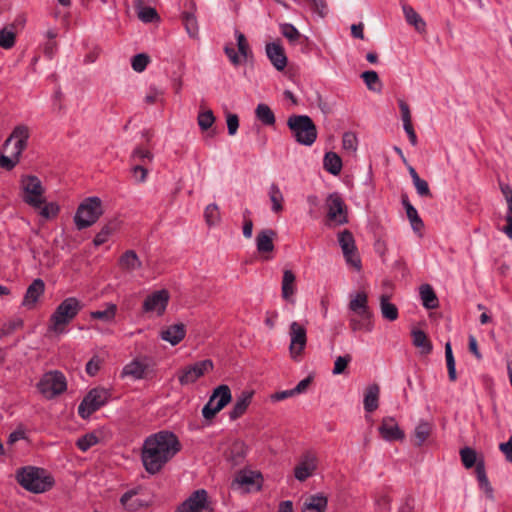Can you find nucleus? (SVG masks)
<instances>
[{"instance_id": "obj_1", "label": "nucleus", "mask_w": 512, "mask_h": 512, "mask_svg": "<svg viewBox=\"0 0 512 512\" xmlns=\"http://www.w3.org/2000/svg\"><path fill=\"white\" fill-rule=\"evenodd\" d=\"M180 450L181 443L173 432L159 431L144 440L141 461L145 470L154 475L160 472Z\"/></svg>"}, {"instance_id": "obj_2", "label": "nucleus", "mask_w": 512, "mask_h": 512, "mask_svg": "<svg viewBox=\"0 0 512 512\" xmlns=\"http://www.w3.org/2000/svg\"><path fill=\"white\" fill-rule=\"evenodd\" d=\"M84 304L76 297L65 298L55 309L49 319V330L62 334L65 327L79 314Z\"/></svg>"}, {"instance_id": "obj_3", "label": "nucleus", "mask_w": 512, "mask_h": 512, "mask_svg": "<svg viewBox=\"0 0 512 512\" xmlns=\"http://www.w3.org/2000/svg\"><path fill=\"white\" fill-rule=\"evenodd\" d=\"M18 483L33 493H43L53 485L52 477L42 468L24 467L16 474Z\"/></svg>"}, {"instance_id": "obj_4", "label": "nucleus", "mask_w": 512, "mask_h": 512, "mask_svg": "<svg viewBox=\"0 0 512 512\" xmlns=\"http://www.w3.org/2000/svg\"><path fill=\"white\" fill-rule=\"evenodd\" d=\"M287 126L295 140L305 146H311L317 138V129L312 119L307 115H292L288 118Z\"/></svg>"}, {"instance_id": "obj_5", "label": "nucleus", "mask_w": 512, "mask_h": 512, "mask_svg": "<svg viewBox=\"0 0 512 512\" xmlns=\"http://www.w3.org/2000/svg\"><path fill=\"white\" fill-rule=\"evenodd\" d=\"M103 214L102 201L98 197L85 199L78 207L74 221L79 230L93 225Z\"/></svg>"}, {"instance_id": "obj_6", "label": "nucleus", "mask_w": 512, "mask_h": 512, "mask_svg": "<svg viewBox=\"0 0 512 512\" xmlns=\"http://www.w3.org/2000/svg\"><path fill=\"white\" fill-rule=\"evenodd\" d=\"M111 397L108 389L96 387L91 389L78 406V414L81 418L87 419L94 412L106 405Z\"/></svg>"}, {"instance_id": "obj_7", "label": "nucleus", "mask_w": 512, "mask_h": 512, "mask_svg": "<svg viewBox=\"0 0 512 512\" xmlns=\"http://www.w3.org/2000/svg\"><path fill=\"white\" fill-rule=\"evenodd\" d=\"M232 399L229 386L222 384L213 390L208 402L202 408V415L206 420H211L220 412Z\"/></svg>"}, {"instance_id": "obj_8", "label": "nucleus", "mask_w": 512, "mask_h": 512, "mask_svg": "<svg viewBox=\"0 0 512 512\" xmlns=\"http://www.w3.org/2000/svg\"><path fill=\"white\" fill-rule=\"evenodd\" d=\"M37 388L43 396L51 399L66 390V378L60 371H49L42 376Z\"/></svg>"}, {"instance_id": "obj_9", "label": "nucleus", "mask_w": 512, "mask_h": 512, "mask_svg": "<svg viewBox=\"0 0 512 512\" xmlns=\"http://www.w3.org/2000/svg\"><path fill=\"white\" fill-rule=\"evenodd\" d=\"M327 225L339 226L348 222L346 205L338 193H331L325 201Z\"/></svg>"}, {"instance_id": "obj_10", "label": "nucleus", "mask_w": 512, "mask_h": 512, "mask_svg": "<svg viewBox=\"0 0 512 512\" xmlns=\"http://www.w3.org/2000/svg\"><path fill=\"white\" fill-rule=\"evenodd\" d=\"M21 184L24 202L35 208H40L44 204V189L39 178L33 175L25 176L22 178Z\"/></svg>"}, {"instance_id": "obj_11", "label": "nucleus", "mask_w": 512, "mask_h": 512, "mask_svg": "<svg viewBox=\"0 0 512 512\" xmlns=\"http://www.w3.org/2000/svg\"><path fill=\"white\" fill-rule=\"evenodd\" d=\"M170 294L166 289H161L147 295L143 301L142 310L144 313L162 316L167 308Z\"/></svg>"}, {"instance_id": "obj_12", "label": "nucleus", "mask_w": 512, "mask_h": 512, "mask_svg": "<svg viewBox=\"0 0 512 512\" xmlns=\"http://www.w3.org/2000/svg\"><path fill=\"white\" fill-rule=\"evenodd\" d=\"M338 242L347 264L359 270L361 261L357 254V248L352 233L348 230L340 232L338 234Z\"/></svg>"}, {"instance_id": "obj_13", "label": "nucleus", "mask_w": 512, "mask_h": 512, "mask_svg": "<svg viewBox=\"0 0 512 512\" xmlns=\"http://www.w3.org/2000/svg\"><path fill=\"white\" fill-rule=\"evenodd\" d=\"M177 512H212L207 491L196 490L177 509Z\"/></svg>"}, {"instance_id": "obj_14", "label": "nucleus", "mask_w": 512, "mask_h": 512, "mask_svg": "<svg viewBox=\"0 0 512 512\" xmlns=\"http://www.w3.org/2000/svg\"><path fill=\"white\" fill-rule=\"evenodd\" d=\"M289 336H290V346L289 351L290 355L293 359H298L307 343V333L306 328L296 322L293 321L290 324V330H289Z\"/></svg>"}, {"instance_id": "obj_15", "label": "nucleus", "mask_w": 512, "mask_h": 512, "mask_svg": "<svg viewBox=\"0 0 512 512\" xmlns=\"http://www.w3.org/2000/svg\"><path fill=\"white\" fill-rule=\"evenodd\" d=\"M30 136L29 128L25 125H17L11 135L5 140L3 148H7L14 141L11 154L20 160L22 152L26 149Z\"/></svg>"}, {"instance_id": "obj_16", "label": "nucleus", "mask_w": 512, "mask_h": 512, "mask_svg": "<svg viewBox=\"0 0 512 512\" xmlns=\"http://www.w3.org/2000/svg\"><path fill=\"white\" fill-rule=\"evenodd\" d=\"M213 369V362L209 359L198 361L191 366L185 367L178 376L181 385L192 384L205 373Z\"/></svg>"}, {"instance_id": "obj_17", "label": "nucleus", "mask_w": 512, "mask_h": 512, "mask_svg": "<svg viewBox=\"0 0 512 512\" xmlns=\"http://www.w3.org/2000/svg\"><path fill=\"white\" fill-rule=\"evenodd\" d=\"M318 459L317 456L307 451L299 459L298 464L294 468V476L298 481H305L313 475L317 469Z\"/></svg>"}, {"instance_id": "obj_18", "label": "nucleus", "mask_w": 512, "mask_h": 512, "mask_svg": "<svg viewBox=\"0 0 512 512\" xmlns=\"http://www.w3.org/2000/svg\"><path fill=\"white\" fill-rule=\"evenodd\" d=\"M120 503L128 512H138L149 505V500L143 497L141 488H136L125 492Z\"/></svg>"}, {"instance_id": "obj_19", "label": "nucleus", "mask_w": 512, "mask_h": 512, "mask_svg": "<svg viewBox=\"0 0 512 512\" xmlns=\"http://www.w3.org/2000/svg\"><path fill=\"white\" fill-rule=\"evenodd\" d=\"M259 477L260 475L253 471H240L232 481L231 487L234 490H241L243 492H249L254 488L258 490L260 485L256 480Z\"/></svg>"}, {"instance_id": "obj_20", "label": "nucleus", "mask_w": 512, "mask_h": 512, "mask_svg": "<svg viewBox=\"0 0 512 512\" xmlns=\"http://www.w3.org/2000/svg\"><path fill=\"white\" fill-rule=\"evenodd\" d=\"M378 430L382 438L388 442L403 440L405 437L396 420L390 416L382 419Z\"/></svg>"}, {"instance_id": "obj_21", "label": "nucleus", "mask_w": 512, "mask_h": 512, "mask_svg": "<svg viewBox=\"0 0 512 512\" xmlns=\"http://www.w3.org/2000/svg\"><path fill=\"white\" fill-rule=\"evenodd\" d=\"M266 54L272 65L282 71L287 66V57L283 47L278 43H268L266 45Z\"/></svg>"}, {"instance_id": "obj_22", "label": "nucleus", "mask_w": 512, "mask_h": 512, "mask_svg": "<svg viewBox=\"0 0 512 512\" xmlns=\"http://www.w3.org/2000/svg\"><path fill=\"white\" fill-rule=\"evenodd\" d=\"M44 290L45 284L41 279L33 280L26 290L22 305L28 309L33 308L40 296L44 293Z\"/></svg>"}, {"instance_id": "obj_23", "label": "nucleus", "mask_w": 512, "mask_h": 512, "mask_svg": "<svg viewBox=\"0 0 512 512\" xmlns=\"http://www.w3.org/2000/svg\"><path fill=\"white\" fill-rule=\"evenodd\" d=\"M147 369V359L136 358L123 367L122 376L131 377L135 380L142 379L145 376Z\"/></svg>"}, {"instance_id": "obj_24", "label": "nucleus", "mask_w": 512, "mask_h": 512, "mask_svg": "<svg viewBox=\"0 0 512 512\" xmlns=\"http://www.w3.org/2000/svg\"><path fill=\"white\" fill-rule=\"evenodd\" d=\"M500 190L507 202V211L505 214L506 225L501 228V231L512 240V187L506 183H499Z\"/></svg>"}, {"instance_id": "obj_25", "label": "nucleus", "mask_w": 512, "mask_h": 512, "mask_svg": "<svg viewBox=\"0 0 512 512\" xmlns=\"http://www.w3.org/2000/svg\"><path fill=\"white\" fill-rule=\"evenodd\" d=\"M296 276L290 269L283 271L282 283H281V295L284 300L290 303L295 302L294 295L296 293Z\"/></svg>"}, {"instance_id": "obj_26", "label": "nucleus", "mask_w": 512, "mask_h": 512, "mask_svg": "<svg viewBox=\"0 0 512 512\" xmlns=\"http://www.w3.org/2000/svg\"><path fill=\"white\" fill-rule=\"evenodd\" d=\"M253 397V391H242L239 396H237L236 401L229 411L230 420L234 421L240 418L247 410L249 405L251 404Z\"/></svg>"}, {"instance_id": "obj_27", "label": "nucleus", "mask_w": 512, "mask_h": 512, "mask_svg": "<svg viewBox=\"0 0 512 512\" xmlns=\"http://www.w3.org/2000/svg\"><path fill=\"white\" fill-rule=\"evenodd\" d=\"M185 335L186 328L183 323L170 325L163 329L160 333L161 339L169 342L173 346L180 343L184 339Z\"/></svg>"}, {"instance_id": "obj_28", "label": "nucleus", "mask_w": 512, "mask_h": 512, "mask_svg": "<svg viewBox=\"0 0 512 512\" xmlns=\"http://www.w3.org/2000/svg\"><path fill=\"white\" fill-rule=\"evenodd\" d=\"M372 316V313L354 314L349 318L351 330L371 332L374 328Z\"/></svg>"}, {"instance_id": "obj_29", "label": "nucleus", "mask_w": 512, "mask_h": 512, "mask_svg": "<svg viewBox=\"0 0 512 512\" xmlns=\"http://www.w3.org/2000/svg\"><path fill=\"white\" fill-rule=\"evenodd\" d=\"M380 388L377 384H371L365 389L364 410L368 413L374 412L379 406Z\"/></svg>"}, {"instance_id": "obj_30", "label": "nucleus", "mask_w": 512, "mask_h": 512, "mask_svg": "<svg viewBox=\"0 0 512 512\" xmlns=\"http://www.w3.org/2000/svg\"><path fill=\"white\" fill-rule=\"evenodd\" d=\"M327 502L323 494L310 495L303 503L302 512H326Z\"/></svg>"}, {"instance_id": "obj_31", "label": "nucleus", "mask_w": 512, "mask_h": 512, "mask_svg": "<svg viewBox=\"0 0 512 512\" xmlns=\"http://www.w3.org/2000/svg\"><path fill=\"white\" fill-rule=\"evenodd\" d=\"M276 233L272 229H264L260 231L256 237V247L258 252L266 253L274 250L273 239Z\"/></svg>"}, {"instance_id": "obj_32", "label": "nucleus", "mask_w": 512, "mask_h": 512, "mask_svg": "<svg viewBox=\"0 0 512 512\" xmlns=\"http://www.w3.org/2000/svg\"><path fill=\"white\" fill-rule=\"evenodd\" d=\"M268 196L271 202V211L280 214L284 209V196L276 183H271L269 186Z\"/></svg>"}, {"instance_id": "obj_33", "label": "nucleus", "mask_w": 512, "mask_h": 512, "mask_svg": "<svg viewBox=\"0 0 512 512\" xmlns=\"http://www.w3.org/2000/svg\"><path fill=\"white\" fill-rule=\"evenodd\" d=\"M120 267L128 272L135 271L142 267V262L134 250H127L119 259Z\"/></svg>"}, {"instance_id": "obj_34", "label": "nucleus", "mask_w": 512, "mask_h": 512, "mask_svg": "<svg viewBox=\"0 0 512 512\" xmlns=\"http://www.w3.org/2000/svg\"><path fill=\"white\" fill-rule=\"evenodd\" d=\"M348 307L353 314L372 313L368 307L367 295L364 292L351 296Z\"/></svg>"}, {"instance_id": "obj_35", "label": "nucleus", "mask_w": 512, "mask_h": 512, "mask_svg": "<svg viewBox=\"0 0 512 512\" xmlns=\"http://www.w3.org/2000/svg\"><path fill=\"white\" fill-rule=\"evenodd\" d=\"M103 310H96L90 312V317L92 319H98L105 323H113L118 311L117 305L111 302H107L104 304Z\"/></svg>"}, {"instance_id": "obj_36", "label": "nucleus", "mask_w": 512, "mask_h": 512, "mask_svg": "<svg viewBox=\"0 0 512 512\" xmlns=\"http://www.w3.org/2000/svg\"><path fill=\"white\" fill-rule=\"evenodd\" d=\"M403 14L408 24L414 26L418 32H424L426 23L423 18L409 5L402 6Z\"/></svg>"}, {"instance_id": "obj_37", "label": "nucleus", "mask_w": 512, "mask_h": 512, "mask_svg": "<svg viewBox=\"0 0 512 512\" xmlns=\"http://www.w3.org/2000/svg\"><path fill=\"white\" fill-rule=\"evenodd\" d=\"M422 305L426 309H435L438 307V298L429 284H423L419 288Z\"/></svg>"}, {"instance_id": "obj_38", "label": "nucleus", "mask_w": 512, "mask_h": 512, "mask_svg": "<svg viewBox=\"0 0 512 512\" xmlns=\"http://www.w3.org/2000/svg\"><path fill=\"white\" fill-rule=\"evenodd\" d=\"M413 345L421 349V354L427 355L432 352L433 346L426 333L422 330L412 331Z\"/></svg>"}, {"instance_id": "obj_39", "label": "nucleus", "mask_w": 512, "mask_h": 512, "mask_svg": "<svg viewBox=\"0 0 512 512\" xmlns=\"http://www.w3.org/2000/svg\"><path fill=\"white\" fill-rule=\"evenodd\" d=\"M475 472H476V477H477V480L479 483V487L482 490H484L486 494H488L490 497H492L493 489L491 487V484H490L489 479L486 474L485 462H484L483 457H481V459L477 463Z\"/></svg>"}, {"instance_id": "obj_40", "label": "nucleus", "mask_w": 512, "mask_h": 512, "mask_svg": "<svg viewBox=\"0 0 512 512\" xmlns=\"http://www.w3.org/2000/svg\"><path fill=\"white\" fill-rule=\"evenodd\" d=\"M324 169L332 175H338L342 169V160L335 152H327L323 159Z\"/></svg>"}, {"instance_id": "obj_41", "label": "nucleus", "mask_w": 512, "mask_h": 512, "mask_svg": "<svg viewBox=\"0 0 512 512\" xmlns=\"http://www.w3.org/2000/svg\"><path fill=\"white\" fill-rule=\"evenodd\" d=\"M255 116L263 125L266 126H273L276 121L273 111L265 103H260L257 105L255 109Z\"/></svg>"}, {"instance_id": "obj_42", "label": "nucleus", "mask_w": 512, "mask_h": 512, "mask_svg": "<svg viewBox=\"0 0 512 512\" xmlns=\"http://www.w3.org/2000/svg\"><path fill=\"white\" fill-rule=\"evenodd\" d=\"M380 310L383 318L387 319L388 321H395L398 318V309L393 303L389 302L388 295H381Z\"/></svg>"}, {"instance_id": "obj_43", "label": "nucleus", "mask_w": 512, "mask_h": 512, "mask_svg": "<svg viewBox=\"0 0 512 512\" xmlns=\"http://www.w3.org/2000/svg\"><path fill=\"white\" fill-rule=\"evenodd\" d=\"M402 204L406 210L407 217L411 223L413 230L418 231L423 227V221L418 215L417 210L414 206L408 201L407 197L402 198Z\"/></svg>"}, {"instance_id": "obj_44", "label": "nucleus", "mask_w": 512, "mask_h": 512, "mask_svg": "<svg viewBox=\"0 0 512 512\" xmlns=\"http://www.w3.org/2000/svg\"><path fill=\"white\" fill-rule=\"evenodd\" d=\"M463 466L466 469L476 467L481 458H478L476 451L471 447H464L459 451Z\"/></svg>"}, {"instance_id": "obj_45", "label": "nucleus", "mask_w": 512, "mask_h": 512, "mask_svg": "<svg viewBox=\"0 0 512 512\" xmlns=\"http://www.w3.org/2000/svg\"><path fill=\"white\" fill-rule=\"evenodd\" d=\"M118 224L116 221H110L102 227L96 234L93 242L95 246H100L108 241L109 237L116 231Z\"/></svg>"}, {"instance_id": "obj_46", "label": "nucleus", "mask_w": 512, "mask_h": 512, "mask_svg": "<svg viewBox=\"0 0 512 512\" xmlns=\"http://www.w3.org/2000/svg\"><path fill=\"white\" fill-rule=\"evenodd\" d=\"M182 20L188 35L191 38H197L199 33V27L195 15L191 12H184L182 14Z\"/></svg>"}, {"instance_id": "obj_47", "label": "nucleus", "mask_w": 512, "mask_h": 512, "mask_svg": "<svg viewBox=\"0 0 512 512\" xmlns=\"http://www.w3.org/2000/svg\"><path fill=\"white\" fill-rule=\"evenodd\" d=\"M432 427L426 421H421L414 430V436L417 446L423 445V443L428 439L431 433Z\"/></svg>"}, {"instance_id": "obj_48", "label": "nucleus", "mask_w": 512, "mask_h": 512, "mask_svg": "<svg viewBox=\"0 0 512 512\" xmlns=\"http://www.w3.org/2000/svg\"><path fill=\"white\" fill-rule=\"evenodd\" d=\"M445 358H446L449 380L454 382L457 379L456 363H455V359L453 356L452 347H451L450 342H447L445 344Z\"/></svg>"}, {"instance_id": "obj_49", "label": "nucleus", "mask_w": 512, "mask_h": 512, "mask_svg": "<svg viewBox=\"0 0 512 512\" xmlns=\"http://www.w3.org/2000/svg\"><path fill=\"white\" fill-rule=\"evenodd\" d=\"M205 221L208 226H215L221 220L219 208L216 204H209L204 211Z\"/></svg>"}, {"instance_id": "obj_50", "label": "nucleus", "mask_w": 512, "mask_h": 512, "mask_svg": "<svg viewBox=\"0 0 512 512\" xmlns=\"http://www.w3.org/2000/svg\"><path fill=\"white\" fill-rule=\"evenodd\" d=\"M342 147L350 154H354L358 148V139L355 133L348 131L342 136Z\"/></svg>"}, {"instance_id": "obj_51", "label": "nucleus", "mask_w": 512, "mask_h": 512, "mask_svg": "<svg viewBox=\"0 0 512 512\" xmlns=\"http://www.w3.org/2000/svg\"><path fill=\"white\" fill-rule=\"evenodd\" d=\"M215 122V116L212 110L200 112L197 117V123L202 131H207Z\"/></svg>"}, {"instance_id": "obj_52", "label": "nucleus", "mask_w": 512, "mask_h": 512, "mask_svg": "<svg viewBox=\"0 0 512 512\" xmlns=\"http://www.w3.org/2000/svg\"><path fill=\"white\" fill-rule=\"evenodd\" d=\"M281 34L287 38L291 43H295L300 38V33L297 28L290 23H283L280 25Z\"/></svg>"}, {"instance_id": "obj_53", "label": "nucleus", "mask_w": 512, "mask_h": 512, "mask_svg": "<svg viewBox=\"0 0 512 512\" xmlns=\"http://www.w3.org/2000/svg\"><path fill=\"white\" fill-rule=\"evenodd\" d=\"M98 443V437L94 433H88L84 436L80 437L76 445L77 447L83 451L86 452L89 450L92 446L96 445Z\"/></svg>"}, {"instance_id": "obj_54", "label": "nucleus", "mask_w": 512, "mask_h": 512, "mask_svg": "<svg viewBox=\"0 0 512 512\" xmlns=\"http://www.w3.org/2000/svg\"><path fill=\"white\" fill-rule=\"evenodd\" d=\"M235 37L239 54L242 58L246 59L250 53V48L245 35L242 32L235 30Z\"/></svg>"}, {"instance_id": "obj_55", "label": "nucleus", "mask_w": 512, "mask_h": 512, "mask_svg": "<svg viewBox=\"0 0 512 512\" xmlns=\"http://www.w3.org/2000/svg\"><path fill=\"white\" fill-rule=\"evenodd\" d=\"M15 44V33L6 28L0 30V46L4 49H10Z\"/></svg>"}, {"instance_id": "obj_56", "label": "nucleus", "mask_w": 512, "mask_h": 512, "mask_svg": "<svg viewBox=\"0 0 512 512\" xmlns=\"http://www.w3.org/2000/svg\"><path fill=\"white\" fill-rule=\"evenodd\" d=\"M361 78L366 84L367 88L372 91H376L375 85L380 82L377 72L373 70L365 71L361 74Z\"/></svg>"}, {"instance_id": "obj_57", "label": "nucleus", "mask_w": 512, "mask_h": 512, "mask_svg": "<svg viewBox=\"0 0 512 512\" xmlns=\"http://www.w3.org/2000/svg\"><path fill=\"white\" fill-rule=\"evenodd\" d=\"M132 159L134 161H138V164H142L143 166L146 163H149L153 159V155L150 151L142 149V148H136L134 149L132 153Z\"/></svg>"}, {"instance_id": "obj_58", "label": "nucleus", "mask_w": 512, "mask_h": 512, "mask_svg": "<svg viewBox=\"0 0 512 512\" xmlns=\"http://www.w3.org/2000/svg\"><path fill=\"white\" fill-rule=\"evenodd\" d=\"M149 63V57L146 54H137L133 56L131 66L136 72H143Z\"/></svg>"}, {"instance_id": "obj_59", "label": "nucleus", "mask_w": 512, "mask_h": 512, "mask_svg": "<svg viewBox=\"0 0 512 512\" xmlns=\"http://www.w3.org/2000/svg\"><path fill=\"white\" fill-rule=\"evenodd\" d=\"M352 360L351 356L350 355H345V356H339L336 358L335 362H334V368H333V374L334 375H339V374H342L345 369L347 368V365L349 364V362Z\"/></svg>"}, {"instance_id": "obj_60", "label": "nucleus", "mask_w": 512, "mask_h": 512, "mask_svg": "<svg viewBox=\"0 0 512 512\" xmlns=\"http://www.w3.org/2000/svg\"><path fill=\"white\" fill-rule=\"evenodd\" d=\"M138 17L143 22L150 23L157 18V12L152 7H142L138 12Z\"/></svg>"}, {"instance_id": "obj_61", "label": "nucleus", "mask_w": 512, "mask_h": 512, "mask_svg": "<svg viewBox=\"0 0 512 512\" xmlns=\"http://www.w3.org/2000/svg\"><path fill=\"white\" fill-rule=\"evenodd\" d=\"M228 134L234 136L239 128V118L236 114L229 113L226 117Z\"/></svg>"}, {"instance_id": "obj_62", "label": "nucleus", "mask_w": 512, "mask_h": 512, "mask_svg": "<svg viewBox=\"0 0 512 512\" xmlns=\"http://www.w3.org/2000/svg\"><path fill=\"white\" fill-rule=\"evenodd\" d=\"M415 510V498L408 494L406 495L402 501L400 506L398 507V512H414Z\"/></svg>"}, {"instance_id": "obj_63", "label": "nucleus", "mask_w": 512, "mask_h": 512, "mask_svg": "<svg viewBox=\"0 0 512 512\" xmlns=\"http://www.w3.org/2000/svg\"><path fill=\"white\" fill-rule=\"evenodd\" d=\"M413 184H414L415 189H416L417 193L419 194V196H421V197H430L431 196V192H430L427 181H425L424 179H421V178H417V180L414 181Z\"/></svg>"}, {"instance_id": "obj_64", "label": "nucleus", "mask_w": 512, "mask_h": 512, "mask_svg": "<svg viewBox=\"0 0 512 512\" xmlns=\"http://www.w3.org/2000/svg\"><path fill=\"white\" fill-rule=\"evenodd\" d=\"M19 162V159L13 157L12 154L10 156L1 154L0 156V167L6 169L8 171L12 170Z\"/></svg>"}]
</instances>
